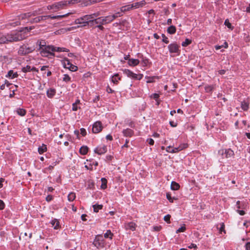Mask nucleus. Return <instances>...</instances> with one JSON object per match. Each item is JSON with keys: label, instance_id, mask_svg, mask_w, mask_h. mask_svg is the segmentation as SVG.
<instances>
[{"label": "nucleus", "instance_id": "obj_1", "mask_svg": "<svg viewBox=\"0 0 250 250\" xmlns=\"http://www.w3.org/2000/svg\"><path fill=\"white\" fill-rule=\"evenodd\" d=\"M34 28L33 26L26 27L22 31H19L13 34H7L0 37V43H7L10 42H18L23 40L26 37L25 33Z\"/></svg>", "mask_w": 250, "mask_h": 250}, {"label": "nucleus", "instance_id": "obj_2", "mask_svg": "<svg viewBox=\"0 0 250 250\" xmlns=\"http://www.w3.org/2000/svg\"><path fill=\"white\" fill-rule=\"evenodd\" d=\"M54 46L53 45H47L41 49L39 51L40 54L44 57H49V56H55Z\"/></svg>", "mask_w": 250, "mask_h": 250}, {"label": "nucleus", "instance_id": "obj_3", "mask_svg": "<svg viewBox=\"0 0 250 250\" xmlns=\"http://www.w3.org/2000/svg\"><path fill=\"white\" fill-rule=\"evenodd\" d=\"M35 50L34 47H29L27 45L23 44L21 46L18 50V54L21 56H24Z\"/></svg>", "mask_w": 250, "mask_h": 250}, {"label": "nucleus", "instance_id": "obj_4", "mask_svg": "<svg viewBox=\"0 0 250 250\" xmlns=\"http://www.w3.org/2000/svg\"><path fill=\"white\" fill-rule=\"evenodd\" d=\"M67 1H61L54 3V4L47 6L48 10H53L57 11L63 8L67 5Z\"/></svg>", "mask_w": 250, "mask_h": 250}, {"label": "nucleus", "instance_id": "obj_5", "mask_svg": "<svg viewBox=\"0 0 250 250\" xmlns=\"http://www.w3.org/2000/svg\"><path fill=\"white\" fill-rule=\"evenodd\" d=\"M122 15L120 12H117L112 15H108L105 17H102L104 24H108L112 22L116 18L121 17Z\"/></svg>", "mask_w": 250, "mask_h": 250}, {"label": "nucleus", "instance_id": "obj_6", "mask_svg": "<svg viewBox=\"0 0 250 250\" xmlns=\"http://www.w3.org/2000/svg\"><path fill=\"white\" fill-rule=\"evenodd\" d=\"M218 155L221 156L223 158H229L234 155V152L231 149H221L218 152Z\"/></svg>", "mask_w": 250, "mask_h": 250}, {"label": "nucleus", "instance_id": "obj_7", "mask_svg": "<svg viewBox=\"0 0 250 250\" xmlns=\"http://www.w3.org/2000/svg\"><path fill=\"white\" fill-rule=\"evenodd\" d=\"M93 244L98 249L103 248L104 246V240L103 236L101 235H97L93 242Z\"/></svg>", "mask_w": 250, "mask_h": 250}, {"label": "nucleus", "instance_id": "obj_8", "mask_svg": "<svg viewBox=\"0 0 250 250\" xmlns=\"http://www.w3.org/2000/svg\"><path fill=\"white\" fill-rule=\"evenodd\" d=\"M124 73L125 74L127 77H130L133 79L140 80H141L143 77V75L141 74H137L134 73L133 72L130 71L129 69H125L124 70Z\"/></svg>", "mask_w": 250, "mask_h": 250}, {"label": "nucleus", "instance_id": "obj_9", "mask_svg": "<svg viewBox=\"0 0 250 250\" xmlns=\"http://www.w3.org/2000/svg\"><path fill=\"white\" fill-rule=\"evenodd\" d=\"M102 128L103 126L101 122H96L93 125L92 132L94 133H98L102 131Z\"/></svg>", "mask_w": 250, "mask_h": 250}, {"label": "nucleus", "instance_id": "obj_10", "mask_svg": "<svg viewBox=\"0 0 250 250\" xmlns=\"http://www.w3.org/2000/svg\"><path fill=\"white\" fill-rule=\"evenodd\" d=\"M179 46L176 43H171L168 46V48L171 53H179Z\"/></svg>", "mask_w": 250, "mask_h": 250}, {"label": "nucleus", "instance_id": "obj_11", "mask_svg": "<svg viewBox=\"0 0 250 250\" xmlns=\"http://www.w3.org/2000/svg\"><path fill=\"white\" fill-rule=\"evenodd\" d=\"M107 151L106 146L104 145L99 146L95 148L94 152L99 155H102L105 153Z\"/></svg>", "mask_w": 250, "mask_h": 250}, {"label": "nucleus", "instance_id": "obj_12", "mask_svg": "<svg viewBox=\"0 0 250 250\" xmlns=\"http://www.w3.org/2000/svg\"><path fill=\"white\" fill-rule=\"evenodd\" d=\"M125 227L126 229H130L132 231H134L136 229V225L134 222H129L126 223Z\"/></svg>", "mask_w": 250, "mask_h": 250}, {"label": "nucleus", "instance_id": "obj_13", "mask_svg": "<svg viewBox=\"0 0 250 250\" xmlns=\"http://www.w3.org/2000/svg\"><path fill=\"white\" fill-rule=\"evenodd\" d=\"M123 133L125 137H131L134 134V131L130 128H126L123 130Z\"/></svg>", "mask_w": 250, "mask_h": 250}, {"label": "nucleus", "instance_id": "obj_14", "mask_svg": "<svg viewBox=\"0 0 250 250\" xmlns=\"http://www.w3.org/2000/svg\"><path fill=\"white\" fill-rule=\"evenodd\" d=\"M84 16L76 19L75 21V23L76 24H82L81 26H85L87 25V23L86 21L84 20Z\"/></svg>", "mask_w": 250, "mask_h": 250}, {"label": "nucleus", "instance_id": "obj_15", "mask_svg": "<svg viewBox=\"0 0 250 250\" xmlns=\"http://www.w3.org/2000/svg\"><path fill=\"white\" fill-rule=\"evenodd\" d=\"M146 4L145 0H142L140 2H136L131 4L132 9L138 8L140 7H142Z\"/></svg>", "mask_w": 250, "mask_h": 250}, {"label": "nucleus", "instance_id": "obj_16", "mask_svg": "<svg viewBox=\"0 0 250 250\" xmlns=\"http://www.w3.org/2000/svg\"><path fill=\"white\" fill-rule=\"evenodd\" d=\"M84 20L86 21L87 25L90 23L91 25L93 24L94 19H92V17L90 15H87L84 16Z\"/></svg>", "mask_w": 250, "mask_h": 250}, {"label": "nucleus", "instance_id": "obj_17", "mask_svg": "<svg viewBox=\"0 0 250 250\" xmlns=\"http://www.w3.org/2000/svg\"><path fill=\"white\" fill-rule=\"evenodd\" d=\"M236 206L237 209L240 208L245 209L246 207V205L244 202H240V201H238L236 202Z\"/></svg>", "mask_w": 250, "mask_h": 250}, {"label": "nucleus", "instance_id": "obj_18", "mask_svg": "<svg viewBox=\"0 0 250 250\" xmlns=\"http://www.w3.org/2000/svg\"><path fill=\"white\" fill-rule=\"evenodd\" d=\"M56 94V90L54 88H50L47 91L46 94L48 98H52Z\"/></svg>", "mask_w": 250, "mask_h": 250}, {"label": "nucleus", "instance_id": "obj_19", "mask_svg": "<svg viewBox=\"0 0 250 250\" xmlns=\"http://www.w3.org/2000/svg\"><path fill=\"white\" fill-rule=\"evenodd\" d=\"M68 15V14H66L63 15H58V16H51V15H47V16H46V17H47L46 20L49 18H50L51 19H61L62 18L66 17Z\"/></svg>", "mask_w": 250, "mask_h": 250}, {"label": "nucleus", "instance_id": "obj_20", "mask_svg": "<svg viewBox=\"0 0 250 250\" xmlns=\"http://www.w3.org/2000/svg\"><path fill=\"white\" fill-rule=\"evenodd\" d=\"M37 44L39 45V48H38V50L39 51L41 49L43 48V47L46 46V42L44 40H40L38 41L37 42Z\"/></svg>", "mask_w": 250, "mask_h": 250}, {"label": "nucleus", "instance_id": "obj_21", "mask_svg": "<svg viewBox=\"0 0 250 250\" xmlns=\"http://www.w3.org/2000/svg\"><path fill=\"white\" fill-rule=\"evenodd\" d=\"M51 224L52 225V227H53L54 229H58L60 227L59 221L56 219H54L52 220L51 222Z\"/></svg>", "mask_w": 250, "mask_h": 250}, {"label": "nucleus", "instance_id": "obj_22", "mask_svg": "<svg viewBox=\"0 0 250 250\" xmlns=\"http://www.w3.org/2000/svg\"><path fill=\"white\" fill-rule=\"evenodd\" d=\"M139 60L138 59H130L128 62V63L130 66H136L139 63Z\"/></svg>", "mask_w": 250, "mask_h": 250}, {"label": "nucleus", "instance_id": "obj_23", "mask_svg": "<svg viewBox=\"0 0 250 250\" xmlns=\"http://www.w3.org/2000/svg\"><path fill=\"white\" fill-rule=\"evenodd\" d=\"M32 15H34V14L31 12L22 14L19 16V19L24 20L27 18L30 17Z\"/></svg>", "mask_w": 250, "mask_h": 250}, {"label": "nucleus", "instance_id": "obj_24", "mask_svg": "<svg viewBox=\"0 0 250 250\" xmlns=\"http://www.w3.org/2000/svg\"><path fill=\"white\" fill-rule=\"evenodd\" d=\"M46 17H46V16H41L37 17L33 19V22L37 23V22H40L41 21H45L46 20Z\"/></svg>", "mask_w": 250, "mask_h": 250}, {"label": "nucleus", "instance_id": "obj_25", "mask_svg": "<svg viewBox=\"0 0 250 250\" xmlns=\"http://www.w3.org/2000/svg\"><path fill=\"white\" fill-rule=\"evenodd\" d=\"M88 150V147L86 146H82L79 150V152L82 155H85L87 154Z\"/></svg>", "mask_w": 250, "mask_h": 250}, {"label": "nucleus", "instance_id": "obj_26", "mask_svg": "<svg viewBox=\"0 0 250 250\" xmlns=\"http://www.w3.org/2000/svg\"><path fill=\"white\" fill-rule=\"evenodd\" d=\"M93 21H94L92 25H94L95 24H104L102 17L96 18L95 19H94Z\"/></svg>", "mask_w": 250, "mask_h": 250}, {"label": "nucleus", "instance_id": "obj_27", "mask_svg": "<svg viewBox=\"0 0 250 250\" xmlns=\"http://www.w3.org/2000/svg\"><path fill=\"white\" fill-rule=\"evenodd\" d=\"M18 76L17 73H14L13 71L11 70L8 72V74L6 75V77H10L11 78H17Z\"/></svg>", "mask_w": 250, "mask_h": 250}, {"label": "nucleus", "instance_id": "obj_28", "mask_svg": "<svg viewBox=\"0 0 250 250\" xmlns=\"http://www.w3.org/2000/svg\"><path fill=\"white\" fill-rule=\"evenodd\" d=\"M131 9H132V7L131 4H128V5H125V6H122L121 8V11L122 12H125L129 11V10H130Z\"/></svg>", "mask_w": 250, "mask_h": 250}, {"label": "nucleus", "instance_id": "obj_29", "mask_svg": "<svg viewBox=\"0 0 250 250\" xmlns=\"http://www.w3.org/2000/svg\"><path fill=\"white\" fill-rule=\"evenodd\" d=\"M180 188V185L177 183L172 181L171 184V188L172 190H178Z\"/></svg>", "mask_w": 250, "mask_h": 250}, {"label": "nucleus", "instance_id": "obj_30", "mask_svg": "<svg viewBox=\"0 0 250 250\" xmlns=\"http://www.w3.org/2000/svg\"><path fill=\"white\" fill-rule=\"evenodd\" d=\"M46 146L44 144H42V145L41 146H40L38 148V152L40 154L43 153L44 152L46 151Z\"/></svg>", "mask_w": 250, "mask_h": 250}, {"label": "nucleus", "instance_id": "obj_31", "mask_svg": "<svg viewBox=\"0 0 250 250\" xmlns=\"http://www.w3.org/2000/svg\"><path fill=\"white\" fill-rule=\"evenodd\" d=\"M176 27L173 25H171L167 29V32L170 34H174L176 32Z\"/></svg>", "mask_w": 250, "mask_h": 250}, {"label": "nucleus", "instance_id": "obj_32", "mask_svg": "<svg viewBox=\"0 0 250 250\" xmlns=\"http://www.w3.org/2000/svg\"><path fill=\"white\" fill-rule=\"evenodd\" d=\"M121 80V78L119 77V75L118 74H115L112 79V81L114 83H117L119 80Z\"/></svg>", "mask_w": 250, "mask_h": 250}, {"label": "nucleus", "instance_id": "obj_33", "mask_svg": "<svg viewBox=\"0 0 250 250\" xmlns=\"http://www.w3.org/2000/svg\"><path fill=\"white\" fill-rule=\"evenodd\" d=\"M249 104L245 101L241 103V108L244 110L247 111L249 109Z\"/></svg>", "mask_w": 250, "mask_h": 250}, {"label": "nucleus", "instance_id": "obj_34", "mask_svg": "<svg viewBox=\"0 0 250 250\" xmlns=\"http://www.w3.org/2000/svg\"><path fill=\"white\" fill-rule=\"evenodd\" d=\"M62 63L64 67L67 68V66H70L71 64L68 59H65L62 61Z\"/></svg>", "mask_w": 250, "mask_h": 250}, {"label": "nucleus", "instance_id": "obj_35", "mask_svg": "<svg viewBox=\"0 0 250 250\" xmlns=\"http://www.w3.org/2000/svg\"><path fill=\"white\" fill-rule=\"evenodd\" d=\"M113 235V234L111 232V231L110 230H107L106 233H104V237L105 238H109L110 239H112Z\"/></svg>", "mask_w": 250, "mask_h": 250}, {"label": "nucleus", "instance_id": "obj_36", "mask_svg": "<svg viewBox=\"0 0 250 250\" xmlns=\"http://www.w3.org/2000/svg\"><path fill=\"white\" fill-rule=\"evenodd\" d=\"M17 113L21 116H24L26 114V111L25 109L22 108H19L17 110Z\"/></svg>", "mask_w": 250, "mask_h": 250}, {"label": "nucleus", "instance_id": "obj_37", "mask_svg": "<svg viewBox=\"0 0 250 250\" xmlns=\"http://www.w3.org/2000/svg\"><path fill=\"white\" fill-rule=\"evenodd\" d=\"M101 181H102V185H101V188L102 189H105L107 187V186H106V184H107V180L105 178H102L101 179Z\"/></svg>", "mask_w": 250, "mask_h": 250}, {"label": "nucleus", "instance_id": "obj_38", "mask_svg": "<svg viewBox=\"0 0 250 250\" xmlns=\"http://www.w3.org/2000/svg\"><path fill=\"white\" fill-rule=\"evenodd\" d=\"M68 200L69 201H73L76 198L75 193L74 192H70L68 195Z\"/></svg>", "mask_w": 250, "mask_h": 250}, {"label": "nucleus", "instance_id": "obj_39", "mask_svg": "<svg viewBox=\"0 0 250 250\" xmlns=\"http://www.w3.org/2000/svg\"><path fill=\"white\" fill-rule=\"evenodd\" d=\"M93 209L94 212H98L99 210L103 208V206L101 205H94L93 206Z\"/></svg>", "mask_w": 250, "mask_h": 250}, {"label": "nucleus", "instance_id": "obj_40", "mask_svg": "<svg viewBox=\"0 0 250 250\" xmlns=\"http://www.w3.org/2000/svg\"><path fill=\"white\" fill-rule=\"evenodd\" d=\"M67 68L69 69L71 71H76L77 70L78 67L77 66L71 64L70 66H67Z\"/></svg>", "mask_w": 250, "mask_h": 250}, {"label": "nucleus", "instance_id": "obj_41", "mask_svg": "<svg viewBox=\"0 0 250 250\" xmlns=\"http://www.w3.org/2000/svg\"><path fill=\"white\" fill-rule=\"evenodd\" d=\"M22 71L24 73L31 71V67L29 65H26L22 68Z\"/></svg>", "mask_w": 250, "mask_h": 250}, {"label": "nucleus", "instance_id": "obj_42", "mask_svg": "<svg viewBox=\"0 0 250 250\" xmlns=\"http://www.w3.org/2000/svg\"><path fill=\"white\" fill-rule=\"evenodd\" d=\"M179 150H182L188 147V144L187 143H184L181 144L179 146Z\"/></svg>", "mask_w": 250, "mask_h": 250}, {"label": "nucleus", "instance_id": "obj_43", "mask_svg": "<svg viewBox=\"0 0 250 250\" xmlns=\"http://www.w3.org/2000/svg\"><path fill=\"white\" fill-rule=\"evenodd\" d=\"M191 42V41L190 40H189V39H186L185 41V42H183L182 43V45L183 46H188V45H189V44H190Z\"/></svg>", "mask_w": 250, "mask_h": 250}, {"label": "nucleus", "instance_id": "obj_44", "mask_svg": "<svg viewBox=\"0 0 250 250\" xmlns=\"http://www.w3.org/2000/svg\"><path fill=\"white\" fill-rule=\"evenodd\" d=\"M71 80V78L67 74H64L63 75V81L65 82H68L69 81H70Z\"/></svg>", "mask_w": 250, "mask_h": 250}, {"label": "nucleus", "instance_id": "obj_45", "mask_svg": "<svg viewBox=\"0 0 250 250\" xmlns=\"http://www.w3.org/2000/svg\"><path fill=\"white\" fill-rule=\"evenodd\" d=\"M166 196H167V200L170 202V203H173V200L174 199H176L174 197L173 198H172L171 197V195L170 193H167V195H166Z\"/></svg>", "mask_w": 250, "mask_h": 250}, {"label": "nucleus", "instance_id": "obj_46", "mask_svg": "<svg viewBox=\"0 0 250 250\" xmlns=\"http://www.w3.org/2000/svg\"><path fill=\"white\" fill-rule=\"evenodd\" d=\"M186 228L185 225H184L183 226L181 227L179 229H178L176 230V232L177 233H178L179 232H184L186 230Z\"/></svg>", "mask_w": 250, "mask_h": 250}, {"label": "nucleus", "instance_id": "obj_47", "mask_svg": "<svg viewBox=\"0 0 250 250\" xmlns=\"http://www.w3.org/2000/svg\"><path fill=\"white\" fill-rule=\"evenodd\" d=\"M225 24L226 26H227L229 29H232L233 28V27L231 25V24L229 22V21L228 19H227L225 20Z\"/></svg>", "mask_w": 250, "mask_h": 250}, {"label": "nucleus", "instance_id": "obj_48", "mask_svg": "<svg viewBox=\"0 0 250 250\" xmlns=\"http://www.w3.org/2000/svg\"><path fill=\"white\" fill-rule=\"evenodd\" d=\"M170 217H171V216L169 214H167L164 217V219L166 222L169 224L170 223Z\"/></svg>", "mask_w": 250, "mask_h": 250}, {"label": "nucleus", "instance_id": "obj_49", "mask_svg": "<svg viewBox=\"0 0 250 250\" xmlns=\"http://www.w3.org/2000/svg\"><path fill=\"white\" fill-rule=\"evenodd\" d=\"M150 97L155 99L156 101H157L159 98V95L157 93H154L150 96Z\"/></svg>", "mask_w": 250, "mask_h": 250}, {"label": "nucleus", "instance_id": "obj_50", "mask_svg": "<svg viewBox=\"0 0 250 250\" xmlns=\"http://www.w3.org/2000/svg\"><path fill=\"white\" fill-rule=\"evenodd\" d=\"M91 16L92 17L93 19H95L96 18H97V17L101 15L100 13L99 12L94 13L93 14H91Z\"/></svg>", "mask_w": 250, "mask_h": 250}, {"label": "nucleus", "instance_id": "obj_51", "mask_svg": "<svg viewBox=\"0 0 250 250\" xmlns=\"http://www.w3.org/2000/svg\"><path fill=\"white\" fill-rule=\"evenodd\" d=\"M220 232L221 233L222 232H224L225 233V225L224 223L220 224V228L219 229Z\"/></svg>", "mask_w": 250, "mask_h": 250}, {"label": "nucleus", "instance_id": "obj_52", "mask_svg": "<svg viewBox=\"0 0 250 250\" xmlns=\"http://www.w3.org/2000/svg\"><path fill=\"white\" fill-rule=\"evenodd\" d=\"M162 36L163 37V42L166 43H168L169 42L168 38L164 34H162Z\"/></svg>", "mask_w": 250, "mask_h": 250}, {"label": "nucleus", "instance_id": "obj_53", "mask_svg": "<svg viewBox=\"0 0 250 250\" xmlns=\"http://www.w3.org/2000/svg\"><path fill=\"white\" fill-rule=\"evenodd\" d=\"M80 107L78 106V104H72V110L73 111H77L78 108H80Z\"/></svg>", "mask_w": 250, "mask_h": 250}, {"label": "nucleus", "instance_id": "obj_54", "mask_svg": "<svg viewBox=\"0 0 250 250\" xmlns=\"http://www.w3.org/2000/svg\"><path fill=\"white\" fill-rule=\"evenodd\" d=\"M80 131H81V134L82 135V136H84L86 135V130L84 128H82L80 129Z\"/></svg>", "mask_w": 250, "mask_h": 250}, {"label": "nucleus", "instance_id": "obj_55", "mask_svg": "<svg viewBox=\"0 0 250 250\" xmlns=\"http://www.w3.org/2000/svg\"><path fill=\"white\" fill-rule=\"evenodd\" d=\"M236 212L238 213L240 215H244L245 214V211L243 210L237 209Z\"/></svg>", "mask_w": 250, "mask_h": 250}, {"label": "nucleus", "instance_id": "obj_56", "mask_svg": "<svg viewBox=\"0 0 250 250\" xmlns=\"http://www.w3.org/2000/svg\"><path fill=\"white\" fill-rule=\"evenodd\" d=\"M181 151L180 150H179V147H174V148H173V149H171V153H176V152H178L179 151Z\"/></svg>", "mask_w": 250, "mask_h": 250}, {"label": "nucleus", "instance_id": "obj_57", "mask_svg": "<svg viewBox=\"0 0 250 250\" xmlns=\"http://www.w3.org/2000/svg\"><path fill=\"white\" fill-rule=\"evenodd\" d=\"M147 142L150 145H153L154 143V140L151 138H149L147 139Z\"/></svg>", "mask_w": 250, "mask_h": 250}, {"label": "nucleus", "instance_id": "obj_58", "mask_svg": "<svg viewBox=\"0 0 250 250\" xmlns=\"http://www.w3.org/2000/svg\"><path fill=\"white\" fill-rule=\"evenodd\" d=\"M5 205L4 202L0 200V210H2L4 208Z\"/></svg>", "mask_w": 250, "mask_h": 250}, {"label": "nucleus", "instance_id": "obj_59", "mask_svg": "<svg viewBox=\"0 0 250 250\" xmlns=\"http://www.w3.org/2000/svg\"><path fill=\"white\" fill-rule=\"evenodd\" d=\"M54 52L55 51H56V52H62V49L63 48H61V47H55L54 46Z\"/></svg>", "mask_w": 250, "mask_h": 250}, {"label": "nucleus", "instance_id": "obj_60", "mask_svg": "<svg viewBox=\"0 0 250 250\" xmlns=\"http://www.w3.org/2000/svg\"><path fill=\"white\" fill-rule=\"evenodd\" d=\"M246 250H250V242H247L245 245Z\"/></svg>", "mask_w": 250, "mask_h": 250}, {"label": "nucleus", "instance_id": "obj_61", "mask_svg": "<svg viewBox=\"0 0 250 250\" xmlns=\"http://www.w3.org/2000/svg\"><path fill=\"white\" fill-rule=\"evenodd\" d=\"M53 199L52 196L49 195L46 197V200L48 202L51 201Z\"/></svg>", "mask_w": 250, "mask_h": 250}, {"label": "nucleus", "instance_id": "obj_62", "mask_svg": "<svg viewBox=\"0 0 250 250\" xmlns=\"http://www.w3.org/2000/svg\"><path fill=\"white\" fill-rule=\"evenodd\" d=\"M206 90L207 92H210L212 91V87L211 86H208V87H206Z\"/></svg>", "mask_w": 250, "mask_h": 250}, {"label": "nucleus", "instance_id": "obj_63", "mask_svg": "<svg viewBox=\"0 0 250 250\" xmlns=\"http://www.w3.org/2000/svg\"><path fill=\"white\" fill-rule=\"evenodd\" d=\"M171 149H173V148L171 146H168L166 148V151L168 152L171 153Z\"/></svg>", "mask_w": 250, "mask_h": 250}, {"label": "nucleus", "instance_id": "obj_64", "mask_svg": "<svg viewBox=\"0 0 250 250\" xmlns=\"http://www.w3.org/2000/svg\"><path fill=\"white\" fill-rule=\"evenodd\" d=\"M106 138L107 140H110V141H112L113 140V138H112V136L111 135H107L106 136Z\"/></svg>", "mask_w": 250, "mask_h": 250}]
</instances>
